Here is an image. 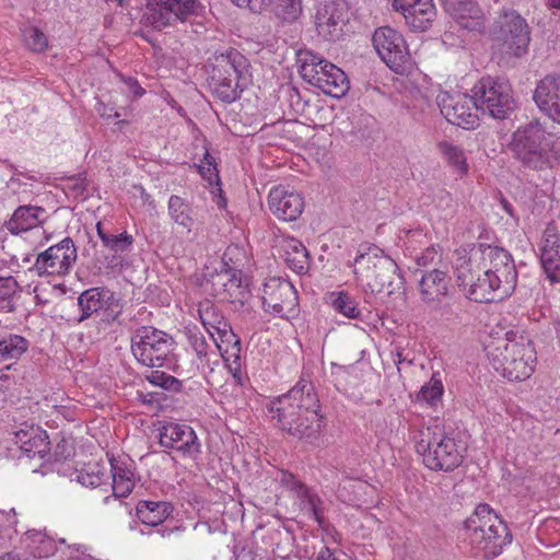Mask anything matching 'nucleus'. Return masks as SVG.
I'll use <instances>...</instances> for the list:
<instances>
[{
  "label": "nucleus",
  "mask_w": 560,
  "mask_h": 560,
  "mask_svg": "<svg viewBox=\"0 0 560 560\" xmlns=\"http://www.w3.org/2000/svg\"><path fill=\"white\" fill-rule=\"evenodd\" d=\"M419 291L423 303L436 307L448 295L450 278L440 269L425 271L419 281Z\"/></svg>",
  "instance_id": "nucleus-23"
},
{
  "label": "nucleus",
  "mask_w": 560,
  "mask_h": 560,
  "mask_svg": "<svg viewBox=\"0 0 560 560\" xmlns=\"http://www.w3.org/2000/svg\"><path fill=\"white\" fill-rule=\"evenodd\" d=\"M168 214L171 219L178 225L190 231L194 219L191 217V208L182 197L173 195L168 200Z\"/></svg>",
  "instance_id": "nucleus-38"
},
{
  "label": "nucleus",
  "mask_w": 560,
  "mask_h": 560,
  "mask_svg": "<svg viewBox=\"0 0 560 560\" xmlns=\"http://www.w3.org/2000/svg\"><path fill=\"white\" fill-rule=\"evenodd\" d=\"M200 0H150L143 14L144 22L161 30L177 22H187L200 15Z\"/></svg>",
  "instance_id": "nucleus-11"
},
{
  "label": "nucleus",
  "mask_w": 560,
  "mask_h": 560,
  "mask_svg": "<svg viewBox=\"0 0 560 560\" xmlns=\"http://www.w3.org/2000/svg\"><path fill=\"white\" fill-rule=\"evenodd\" d=\"M541 266L552 282H560V237L555 225H548L540 242Z\"/></svg>",
  "instance_id": "nucleus-22"
},
{
  "label": "nucleus",
  "mask_w": 560,
  "mask_h": 560,
  "mask_svg": "<svg viewBox=\"0 0 560 560\" xmlns=\"http://www.w3.org/2000/svg\"><path fill=\"white\" fill-rule=\"evenodd\" d=\"M275 13L283 20H295L302 11L301 0H268Z\"/></svg>",
  "instance_id": "nucleus-42"
},
{
  "label": "nucleus",
  "mask_w": 560,
  "mask_h": 560,
  "mask_svg": "<svg viewBox=\"0 0 560 560\" xmlns=\"http://www.w3.org/2000/svg\"><path fill=\"white\" fill-rule=\"evenodd\" d=\"M489 358L493 369L509 381L522 382L534 372L536 351L532 341L521 337L508 340L503 347L494 348Z\"/></svg>",
  "instance_id": "nucleus-7"
},
{
  "label": "nucleus",
  "mask_w": 560,
  "mask_h": 560,
  "mask_svg": "<svg viewBox=\"0 0 560 560\" xmlns=\"http://www.w3.org/2000/svg\"><path fill=\"white\" fill-rule=\"evenodd\" d=\"M77 260V247L71 237H66L37 255L33 270L39 277L65 276Z\"/></svg>",
  "instance_id": "nucleus-13"
},
{
  "label": "nucleus",
  "mask_w": 560,
  "mask_h": 560,
  "mask_svg": "<svg viewBox=\"0 0 560 560\" xmlns=\"http://www.w3.org/2000/svg\"><path fill=\"white\" fill-rule=\"evenodd\" d=\"M498 62L509 65L512 59H521L528 52L530 28L516 11H503L490 31Z\"/></svg>",
  "instance_id": "nucleus-5"
},
{
  "label": "nucleus",
  "mask_w": 560,
  "mask_h": 560,
  "mask_svg": "<svg viewBox=\"0 0 560 560\" xmlns=\"http://www.w3.org/2000/svg\"><path fill=\"white\" fill-rule=\"evenodd\" d=\"M319 503H320V500L316 495H308V498H307L308 509L313 513L316 521L320 523L322 520H320V513H319V509H318Z\"/></svg>",
  "instance_id": "nucleus-54"
},
{
  "label": "nucleus",
  "mask_w": 560,
  "mask_h": 560,
  "mask_svg": "<svg viewBox=\"0 0 560 560\" xmlns=\"http://www.w3.org/2000/svg\"><path fill=\"white\" fill-rule=\"evenodd\" d=\"M319 399L311 383L300 382L287 394L270 401L269 412L282 431L299 440L317 438L323 427Z\"/></svg>",
  "instance_id": "nucleus-1"
},
{
  "label": "nucleus",
  "mask_w": 560,
  "mask_h": 560,
  "mask_svg": "<svg viewBox=\"0 0 560 560\" xmlns=\"http://www.w3.org/2000/svg\"><path fill=\"white\" fill-rule=\"evenodd\" d=\"M317 560H339L335 557V555L332 553V551L328 548V547H324L318 556H317Z\"/></svg>",
  "instance_id": "nucleus-56"
},
{
  "label": "nucleus",
  "mask_w": 560,
  "mask_h": 560,
  "mask_svg": "<svg viewBox=\"0 0 560 560\" xmlns=\"http://www.w3.org/2000/svg\"><path fill=\"white\" fill-rule=\"evenodd\" d=\"M102 243L103 245L109 249L110 252L115 253V255H121L124 253H127L131 249L133 237L132 235L124 232L118 235L109 234V236H103L102 235ZM116 256L113 257L112 262L114 266H117L118 262L116 260Z\"/></svg>",
  "instance_id": "nucleus-41"
},
{
  "label": "nucleus",
  "mask_w": 560,
  "mask_h": 560,
  "mask_svg": "<svg viewBox=\"0 0 560 560\" xmlns=\"http://www.w3.org/2000/svg\"><path fill=\"white\" fill-rule=\"evenodd\" d=\"M198 314L201 324L209 335H214L223 330V325H230L221 313V310L210 300L199 303Z\"/></svg>",
  "instance_id": "nucleus-33"
},
{
  "label": "nucleus",
  "mask_w": 560,
  "mask_h": 560,
  "mask_svg": "<svg viewBox=\"0 0 560 560\" xmlns=\"http://www.w3.org/2000/svg\"><path fill=\"white\" fill-rule=\"evenodd\" d=\"M506 150L522 167L544 171L551 165L553 141L545 126L533 119L511 135Z\"/></svg>",
  "instance_id": "nucleus-2"
},
{
  "label": "nucleus",
  "mask_w": 560,
  "mask_h": 560,
  "mask_svg": "<svg viewBox=\"0 0 560 560\" xmlns=\"http://www.w3.org/2000/svg\"><path fill=\"white\" fill-rule=\"evenodd\" d=\"M354 275L365 292L392 295L404 288L396 261L377 247L355 257Z\"/></svg>",
  "instance_id": "nucleus-3"
},
{
  "label": "nucleus",
  "mask_w": 560,
  "mask_h": 560,
  "mask_svg": "<svg viewBox=\"0 0 560 560\" xmlns=\"http://www.w3.org/2000/svg\"><path fill=\"white\" fill-rule=\"evenodd\" d=\"M221 60L223 63L225 62L232 68L226 69V75L229 78L241 80V84L250 83V65L248 59L243 54L236 49H231L225 54H221L220 56L215 57L213 68H219Z\"/></svg>",
  "instance_id": "nucleus-29"
},
{
  "label": "nucleus",
  "mask_w": 560,
  "mask_h": 560,
  "mask_svg": "<svg viewBox=\"0 0 560 560\" xmlns=\"http://www.w3.org/2000/svg\"><path fill=\"white\" fill-rule=\"evenodd\" d=\"M15 443L27 457L45 459L49 456L50 442L46 431L39 427H27L15 432Z\"/></svg>",
  "instance_id": "nucleus-25"
},
{
  "label": "nucleus",
  "mask_w": 560,
  "mask_h": 560,
  "mask_svg": "<svg viewBox=\"0 0 560 560\" xmlns=\"http://www.w3.org/2000/svg\"><path fill=\"white\" fill-rule=\"evenodd\" d=\"M0 560H24V559L16 551H9L3 555H0Z\"/></svg>",
  "instance_id": "nucleus-57"
},
{
  "label": "nucleus",
  "mask_w": 560,
  "mask_h": 560,
  "mask_svg": "<svg viewBox=\"0 0 560 560\" xmlns=\"http://www.w3.org/2000/svg\"><path fill=\"white\" fill-rule=\"evenodd\" d=\"M373 45L382 60L396 71L408 59L407 46L402 36L388 26L380 27L374 32Z\"/></svg>",
  "instance_id": "nucleus-17"
},
{
  "label": "nucleus",
  "mask_w": 560,
  "mask_h": 560,
  "mask_svg": "<svg viewBox=\"0 0 560 560\" xmlns=\"http://www.w3.org/2000/svg\"><path fill=\"white\" fill-rule=\"evenodd\" d=\"M78 481L86 487H96L100 485V478L89 472H80L78 475Z\"/></svg>",
  "instance_id": "nucleus-53"
},
{
  "label": "nucleus",
  "mask_w": 560,
  "mask_h": 560,
  "mask_svg": "<svg viewBox=\"0 0 560 560\" xmlns=\"http://www.w3.org/2000/svg\"><path fill=\"white\" fill-rule=\"evenodd\" d=\"M296 57L301 77L323 93L339 98L349 91L346 73L334 63L307 49H300Z\"/></svg>",
  "instance_id": "nucleus-6"
},
{
  "label": "nucleus",
  "mask_w": 560,
  "mask_h": 560,
  "mask_svg": "<svg viewBox=\"0 0 560 560\" xmlns=\"http://www.w3.org/2000/svg\"><path fill=\"white\" fill-rule=\"evenodd\" d=\"M476 109L495 119H505L515 108L510 84L492 78L481 79L475 88Z\"/></svg>",
  "instance_id": "nucleus-12"
},
{
  "label": "nucleus",
  "mask_w": 560,
  "mask_h": 560,
  "mask_svg": "<svg viewBox=\"0 0 560 560\" xmlns=\"http://www.w3.org/2000/svg\"><path fill=\"white\" fill-rule=\"evenodd\" d=\"M69 456H71V445H69L67 441L62 440L60 443L56 445L54 454H49V456L47 457L48 459H50V457H54L55 460H61L68 458Z\"/></svg>",
  "instance_id": "nucleus-50"
},
{
  "label": "nucleus",
  "mask_w": 560,
  "mask_h": 560,
  "mask_svg": "<svg viewBox=\"0 0 560 560\" xmlns=\"http://www.w3.org/2000/svg\"><path fill=\"white\" fill-rule=\"evenodd\" d=\"M416 450L422 456L424 465L432 470L450 471L463 460L462 452L453 438L431 435L429 429L421 431Z\"/></svg>",
  "instance_id": "nucleus-10"
},
{
  "label": "nucleus",
  "mask_w": 560,
  "mask_h": 560,
  "mask_svg": "<svg viewBox=\"0 0 560 560\" xmlns=\"http://www.w3.org/2000/svg\"><path fill=\"white\" fill-rule=\"evenodd\" d=\"M201 164L209 165V166H215L214 158L209 154V152L205 153L203 160L201 161Z\"/></svg>",
  "instance_id": "nucleus-60"
},
{
  "label": "nucleus",
  "mask_w": 560,
  "mask_h": 560,
  "mask_svg": "<svg viewBox=\"0 0 560 560\" xmlns=\"http://www.w3.org/2000/svg\"><path fill=\"white\" fill-rule=\"evenodd\" d=\"M493 532L485 529V539L480 544H472L475 548L483 551L486 559H491L499 556L502 552L504 546L512 541V534L509 532L505 525V530L501 532L499 528H491Z\"/></svg>",
  "instance_id": "nucleus-32"
},
{
  "label": "nucleus",
  "mask_w": 560,
  "mask_h": 560,
  "mask_svg": "<svg viewBox=\"0 0 560 560\" xmlns=\"http://www.w3.org/2000/svg\"><path fill=\"white\" fill-rule=\"evenodd\" d=\"M97 112L100 113V115H101L102 117H108V118H110V117H119V116H120L118 112H115V113L113 114V108H109L108 106H106V105H105V104H103V103H100V104H98Z\"/></svg>",
  "instance_id": "nucleus-55"
},
{
  "label": "nucleus",
  "mask_w": 560,
  "mask_h": 560,
  "mask_svg": "<svg viewBox=\"0 0 560 560\" xmlns=\"http://www.w3.org/2000/svg\"><path fill=\"white\" fill-rule=\"evenodd\" d=\"M331 304L337 312L349 318H358L360 315L355 301L346 292L334 294Z\"/></svg>",
  "instance_id": "nucleus-44"
},
{
  "label": "nucleus",
  "mask_w": 560,
  "mask_h": 560,
  "mask_svg": "<svg viewBox=\"0 0 560 560\" xmlns=\"http://www.w3.org/2000/svg\"><path fill=\"white\" fill-rule=\"evenodd\" d=\"M226 69H232L228 63L219 65V68H213L211 74L210 86L213 94L224 103H232L236 101L243 90L248 84H241V80L229 78Z\"/></svg>",
  "instance_id": "nucleus-26"
},
{
  "label": "nucleus",
  "mask_w": 560,
  "mask_h": 560,
  "mask_svg": "<svg viewBox=\"0 0 560 560\" xmlns=\"http://www.w3.org/2000/svg\"><path fill=\"white\" fill-rule=\"evenodd\" d=\"M129 83L136 88L135 93L137 95H142L144 90L138 84V82L133 79H129Z\"/></svg>",
  "instance_id": "nucleus-62"
},
{
  "label": "nucleus",
  "mask_w": 560,
  "mask_h": 560,
  "mask_svg": "<svg viewBox=\"0 0 560 560\" xmlns=\"http://www.w3.org/2000/svg\"><path fill=\"white\" fill-rule=\"evenodd\" d=\"M444 10L464 27L468 28L467 18L477 15L478 9L474 0H440Z\"/></svg>",
  "instance_id": "nucleus-36"
},
{
  "label": "nucleus",
  "mask_w": 560,
  "mask_h": 560,
  "mask_svg": "<svg viewBox=\"0 0 560 560\" xmlns=\"http://www.w3.org/2000/svg\"><path fill=\"white\" fill-rule=\"evenodd\" d=\"M177 528L173 529H159L156 533L160 534L162 537H168L171 536Z\"/></svg>",
  "instance_id": "nucleus-63"
},
{
  "label": "nucleus",
  "mask_w": 560,
  "mask_h": 560,
  "mask_svg": "<svg viewBox=\"0 0 560 560\" xmlns=\"http://www.w3.org/2000/svg\"><path fill=\"white\" fill-rule=\"evenodd\" d=\"M23 40L27 48L35 52H43L48 47L46 35L35 26H27L23 30Z\"/></svg>",
  "instance_id": "nucleus-43"
},
{
  "label": "nucleus",
  "mask_w": 560,
  "mask_h": 560,
  "mask_svg": "<svg viewBox=\"0 0 560 560\" xmlns=\"http://www.w3.org/2000/svg\"><path fill=\"white\" fill-rule=\"evenodd\" d=\"M261 299L265 311L280 317H289L298 312L296 290L287 280L270 278L264 284Z\"/></svg>",
  "instance_id": "nucleus-14"
},
{
  "label": "nucleus",
  "mask_w": 560,
  "mask_h": 560,
  "mask_svg": "<svg viewBox=\"0 0 560 560\" xmlns=\"http://www.w3.org/2000/svg\"><path fill=\"white\" fill-rule=\"evenodd\" d=\"M150 382L155 384L164 389L172 392H179L182 387V382L172 375H167L165 373L155 372L150 377Z\"/></svg>",
  "instance_id": "nucleus-47"
},
{
  "label": "nucleus",
  "mask_w": 560,
  "mask_h": 560,
  "mask_svg": "<svg viewBox=\"0 0 560 560\" xmlns=\"http://www.w3.org/2000/svg\"><path fill=\"white\" fill-rule=\"evenodd\" d=\"M441 260V254L434 246L428 247L420 256L417 257V265L428 267Z\"/></svg>",
  "instance_id": "nucleus-48"
},
{
  "label": "nucleus",
  "mask_w": 560,
  "mask_h": 560,
  "mask_svg": "<svg viewBox=\"0 0 560 560\" xmlns=\"http://www.w3.org/2000/svg\"><path fill=\"white\" fill-rule=\"evenodd\" d=\"M441 114L453 125L471 129L477 125L476 96L443 93L438 97Z\"/></svg>",
  "instance_id": "nucleus-16"
},
{
  "label": "nucleus",
  "mask_w": 560,
  "mask_h": 560,
  "mask_svg": "<svg viewBox=\"0 0 560 560\" xmlns=\"http://www.w3.org/2000/svg\"><path fill=\"white\" fill-rule=\"evenodd\" d=\"M136 511L143 524L158 526L173 513V506L166 501H140Z\"/></svg>",
  "instance_id": "nucleus-30"
},
{
  "label": "nucleus",
  "mask_w": 560,
  "mask_h": 560,
  "mask_svg": "<svg viewBox=\"0 0 560 560\" xmlns=\"http://www.w3.org/2000/svg\"><path fill=\"white\" fill-rule=\"evenodd\" d=\"M96 231H97V235L100 236V238H101V240H102V235H103V236H109V234H108V233H105V232L103 231V229H102V223H101V222H98V223L96 224Z\"/></svg>",
  "instance_id": "nucleus-64"
},
{
  "label": "nucleus",
  "mask_w": 560,
  "mask_h": 560,
  "mask_svg": "<svg viewBox=\"0 0 560 560\" xmlns=\"http://www.w3.org/2000/svg\"><path fill=\"white\" fill-rule=\"evenodd\" d=\"M212 338H214V335H210L209 338L200 332L190 331L188 335L189 345L199 358H207L209 352L213 351Z\"/></svg>",
  "instance_id": "nucleus-46"
},
{
  "label": "nucleus",
  "mask_w": 560,
  "mask_h": 560,
  "mask_svg": "<svg viewBox=\"0 0 560 560\" xmlns=\"http://www.w3.org/2000/svg\"><path fill=\"white\" fill-rule=\"evenodd\" d=\"M505 530V523L491 511L488 504H479L474 514L465 522V528L470 532L471 544H480L485 539V529L493 532L491 528Z\"/></svg>",
  "instance_id": "nucleus-24"
},
{
  "label": "nucleus",
  "mask_w": 560,
  "mask_h": 560,
  "mask_svg": "<svg viewBox=\"0 0 560 560\" xmlns=\"http://www.w3.org/2000/svg\"><path fill=\"white\" fill-rule=\"evenodd\" d=\"M28 341L19 335H9L0 339V364H5V369L11 368L9 361L20 359L27 350Z\"/></svg>",
  "instance_id": "nucleus-35"
},
{
  "label": "nucleus",
  "mask_w": 560,
  "mask_h": 560,
  "mask_svg": "<svg viewBox=\"0 0 560 560\" xmlns=\"http://www.w3.org/2000/svg\"><path fill=\"white\" fill-rule=\"evenodd\" d=\"M229 276L228 273L223 275H217L212 277L210 280L207 281V284L211 285V293L214 296H220L222 299H225L224 292L226 291V280Z\"/></svg>",
  "instance_id": "nucleus-49"
},
{
  "label": "nucleus",
  "mask_w": 560,
  "mask_h": 560,
  "mask_svg": "<svg viewBox=\"0 0 560 560\" xmlns=\"http://www.w3.org/2000/svg\"><path fill=\"white\" fill-rule=\"evenodd\" d=\"M174 349V339L166 332L151 326L137 328L131 336V352L139 363L149 368H160Z\"/></svg>",
  "instance_id": "nucleus-8"
},
{
  "label": "nucleus",
  "mask_w": 560,
  "mask_h": 560,
  "mask_svg": "<svg viewBox=\"0 0 560 560\" xmlns=\"http://www.w3.org/2000/svg\"><path fill=\"white\" fill-rule=\"evenodd\" d=\"M107 293L108 291L101 288H91L82 292L78 298V306L81 311L78 322H83L92 314L102 310L106 303L105 298Z\"/></svg>",
  "instance_id": "nucleus-34"
},
{
  "label": "nucleus",
  "mask_w": 560,
  "mask_h": 560,
  "mask_svg": "<svg viewBox=\"0 0 560 560\" xmlns=\"http://www.w3.org/2000/svg\"><path fill=\"white\" fill-rule=\"evenodd\" d=\"M217 335L218 337L212 338L214 348L219 350L224 361L237 363L241 358V341L231 326L223 325V330Z\"/></svg>",
  "instance_id": "nucleus-31"
},
{
  "label": "nucleus",
  "mask_w": 560,
  "mask_h": 560,
  "mask_svg": "<svg viewBox=\"0 0 560 560\" xmlns=\"http://www.w3.org/2000/svg\"><path fill=\"white\" fill-rule=\"evenodd\" d=\"M455 277L458 288L471 301L491 303L501 301L513 291H505L501 282L486 268L478 269L477 261H467L466 248L455 252Z\"/></svg>",
  "instance_id": "nucleus-4"
},
{
  "label": "nucleus",
  "mask_w": 560,
  "mask_h": 560,
  "mask_svg": "<svg viewBox=\"0 0 560 560\" xmlns=\"http://www.w3.org/2000/svg\"><path fill=\"white\" fill-rule=\"evenodd\" d=\"M281 256L287 265L298 273H304L310 267V255L306 247L294 237H284L279 242Z\"/></svg>",
  "instance_id": "nucleus-28"
},
{
  "label": "nucleus",
  "mask_w": 560,
  "mask_h": 560,
  "mask_svg": "<svg viewBox=\"0 0 560 560\" xmlns=\"http://www.w3.org/2000/svg\"><path fill=\"white\" fill-rule=\"evenodd\" d=\"M440 152L444 155L447 162L462 175L468 172V164L464 151L447 141H442L438 144Z\"/></svg>",
  "instance_id": "nucleus-40"
},
{
  "label": "nucleus",
  "mask_w": 560,
  "mask_h": 560,
  "mask_svg": "<svg viewBox=\"0 0 560 560\" xmlns=\"http://www.w3.org/2000/svg\"><path fill=\"white\" fill-rule=\"evenodd\" d=\"M160 444L165 448L176 450L184 454L199 453V443L195 431L178 423H167L160 432Z\"/></svg>",
  "instance_id": "nucleus-19"
},
{
  "label": "nucleus",
  "mask_w": 560,
  "mask_h": 560,
  "mask_svg": "<svg viewBox=\"0 0 560 560\" xmlns=\"http://www.w3.org/2000/svg\"><path fill=\"white\" fill-rule=\"evenodd\" d=\"M235 5L240 8H248L250 11L258 12L262 8V1L260 0H231Z\"/></svg>",
  "instance_id": "nucleus-52"
},
{
  "label": "nucleus",
  "mask_w": 560,
  "mask_h": 560,
  "mask_svg": "<svg viewBox=\"0 0 560 560\" xmlns=\"http://www.w3.org/2000/svg\"><path fill=\"white\" fill-rule=\"evenodd\" d=\"M441 312H442V316L446 317L447 319L450 318V316H455V317H458L457 314H455L453 311H452V307L450 305H443L441 307Z\"/></svg>",
  "instance_id": "nucleus-58"
},
{
  "label": "nucleus",
  "mask_w": 560,
  "mask_h": 560,
  "mask_svg": "<svg viewBox=\"0 0 560 560\" xmlns=\"http://www.w3.org/2000/svg\"><path fill=\"white\" fill-rule=\"evenodd\" d=\"M270 211L283 221H295L303 212L304 198L301 194L283 186L275 187L268 196Z\"/></svg>",
  "instance_id": "nucleus-18"
},
{
  "label": "nucleus",
  "mask_w": 560,
  "mask_h": 560,
  "mask_svg": "<svg viewBox=\"0 0 560 560\" xmlns=\"http://www.w3.org/2000/svg\"><path fill=\"white\" fill-rule=\"evenodd\" d=\"M533 98L542 113L560 125V77L546 75L541 79Z\"/></svg>",
  "instance_id": "nucleus-20"
},
{
  "label": "nucleus",
  "mask_w": 560,
  "mask_h": 560,
  "mask_svg": "<svg viewBox=\"0 0 560 560\" xmlns=\"http://www.w3.org/2000/svg\"><path fill=\"white\" fill-rule=\"evenodd\" d=\"M396 357H397V362H396L397 364H400V363H402V362H408L409 364H411V363H412V360H411V359H410V360H408V359H407V357H404V355H402V352L400 351V349H399V348H397V349H396Z\"/></svg>",
  "instance_id": "nucleus-61"
},
{
  "label": "nucleus",
  "mask_w": 560,
  "mask_h": 560,
  "mask_svg": "<svg viewBox=\"0 0 560 560\" xmlns=\"http://www.w3.org/2000/svg\"><path fill=\"white\" fill-rule=\"evenodd\" d=\"M501 205L508 214L514 217L513 207L506 199L501 198Z\"/></svg>",
  "instance_id": "nucleus-59"
},
{
  "label": "nucleus",
  "mask_w": 560,
  "mask_h": 560,
  "mask_svg": "<svg viewBox=\"0 0 560 560\" xmlns=\"http://www.w3.org/2000/svg\"><path fill=\"white\" fill-rule=\"evenodd\" d=\"M467 261H477L478 269H487L505 291H514L517 272L511 255L503 248L479 243L466 248Z\"/></svg>",
  "instance_id": "nucleus-9"
},
{
  "label": "nucleus",
  "mask_w": 560,
  "mask_h": 560,
  "mask_svg": "<svg viewBox=\"0 0 560 560\" xmlns=\"http://www.w3.org/2000/svg\"><path fill=\"white\" fill-rule=\"evenodd\" d=\"M46 210L36 206H20L11 218L4 222V228L14 235L27 232L43 224L46 220Z\"/></svg>",
  "instance_id": "nucleus-27"
},
{
  "label": "nucleus",
  "mask_w": 560,
  "mask_h": 560,
  "mask_svg": "<svg viewBox=\"0 0 560 560\" xmlns=\"http://www.w3.org/2000/svg\"><path fill=\"white\" fill-rule=\"evenodd\" d=\"M20 285L14 277H0V312L9 313L15 310Z\"/></svg>",
  "instance_id": "nucleus-39"
},
{
  "label": "nucleus",
  "mask_w": 560,
  "mask_h": 560,
  "mask_svg": "<svg viewBox=\"0 0 560 560\" xmlns=\"http://www.w3.org/2000/svg\"><path fill=\"white\" fill-rule=\"evenodd\" d=\"M113 475L114 495L125 498L129 495L135 487L133 472L118 463H110Z\"/></svg>",
  "instance_id": "nucleus-37"
},
{
  "label": "nucleus",
  "mask_w": 560,
  "mask_h": 560,
  "mask_svg": "<svg viewBox=\"0 0 560 560\" xmlns=\"http://www.w3.org/2000/svg\"><path fill=\"white\" fill-rule=\"evenodd\" d=\"M199 173L201 176L209 182V184L219 182V174L217 166H209L200 164L198 165Z\"/></svg>",
  "instance_id": "nucleus-51"
},
{
  "label": "nucleus",
  "mask_w": 560,
  "mask_h": 560,
  "mask_svg": "<svg viewBox=\"0 0 560 560\" xmlns=\"http://www.w3.org/2000/svg\"><path fill=\"white\" fill-rule=\"evenodd\" d=\"M314 19L317 35L337 42L343 36L349 20L347 5L338 1L325 2L317 8Z\"/></svg>",
  "instance_id": "nucleus-15"
},
{
  "label": "nucleus",
  "mask_w": 560,
  "mask_h": 560,
  "mask_svg": "<svg viewBox=\"0 0 560 560\" xmlns=\"http://www.w3.org/2000/svg\"><path fill=\"white\" fill-rule=\"evenodd\" d=\"M393 7L402 13L406 23L415 31L428 30L436 15L433 0H415L410 3L405 0H394Z\"/></svg>",
  "instance_id": "nucleus-21"
},
{
  "label": "nucleus",
  "mask_w": 560,
  "mask_h": 560,
  "mask_svg": "<svg viewBox=\"0 0 560 560\" xmlns=\"http://www.w3.org/2000/svg\"><path fill=\"white\" fill-rule=\"evenodd\" d=\"M443 395V384L438 373H434L430 381L422 386L418 398L427 401L428 404H434Z\"/></svg>",
  "instance_id": "nucleus-45"
}]
</instances>
